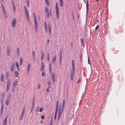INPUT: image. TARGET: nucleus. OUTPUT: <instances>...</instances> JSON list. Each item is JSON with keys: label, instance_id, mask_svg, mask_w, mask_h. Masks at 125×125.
Segmentation results:
<instances>
[{"label": "nucleus", "instance_id": "obj_1", "mask_svg": "<svg viewBox=\"0 0 125 125\" xmlns=\"http://www.w3.org/2000/svg\"><path fill=\"white\" fill-rule=\"evenodd\" d=\"M55 9L56 18L57 19H59V9L58 8L57 2L56 3Z\"/></svg>", "mask_w": 125, "mask_h": 125}, {"label": "nucleus", "instance_id": "obj_2", "mask_svg": "<svg viewBox=\"0 0 125 125\" xmlns=\"http://www.w3.org/2000/svg\"><path fill=\"white\" fill-rule=\"evenodd\" d=\"M72 71H71L70 72V75H73V74H74L75 73V68L74 61V60H73L72 61Z\"/></svg>", "mask_w": 125, "mask_h": 125}, {"label": "nucleus", "instance_id": "obj_3", "mask_svg": "<svg viewBox=\"0 0 125 125\" xmlns=\"http://www.w3.org/2000/svg\"><path fill=\"white\" fill-rule=\"evenodd\" d=\"M61 106H60L59 109V111L58 115V119L59 120L61 116V115L63 113V111L61 110Z\"/></svg>", "mask_w": 125, "mask_h": 125}, {"label": "nucleus", "instance_id": "obj_4", "mask_svg": "<svg viewBox=\"0 0 125 125\" xmlns=\"http://www.w3.org/2000/svg\"><path fill=\"white\" fill-rule=\"evenodd\" d=\"M63 50L62 49H61L60 51V52L59 54V62L60 63H61L62 61V54Z\"/></svg>", "mask_w": 125, "mask_h": 125}, {"label": "nucleus", "instance_id": "obj_5", "mask_svg": "<svg viewBox=\"0 0 125 125\" xmlns=\"http://www.w3.org/2000/svg\"><path fill=\"white\" fill-rule=\"evenodd\" d=\"M10 80L9 79H8L7 82V87L6 88V91H8L10 87Z\"/></svg>", "mask_w": 125, "mask_h": 125}, {"label": "nucleus", "instance_id": "obj_6", "mask_svg": "<svg viewBox=\"0 0 125 125\" xmlns=\"http://www.w3.org/2000/svg\"><path fill=\"white\" fill-rule=\"evenodd\" d=\"M12 26L13 27L15 28L16 27V18H15L14 19H12Z\"/></svg>", "mask_w": 125, "mask_h": 125}, {"label": "nucleus", "instance_id": "obj_7", "mask_svg": "<svg viewBox=\"0 0 125 125\" xmlns=\"http://www.w3.org/2000/svg\"><path fill=\"white\" fill-rule=\"evenodd\" d=\"M34 22L35 23V25L34 26V29L35 30V31L36 32H37L38 26L37 24V21L35 20V21H34Z\"/></svg>", "mask_w": 125, "mask_h": 125}, {"label": "nucleus", "instance_id": "obj_8", "mask_svg": "<svg viewBox=\"0 0 125 125\" xmlns=\"http://www.w3.org/2000/svg\"><path fill=\"white\" fill-rule=\"evenodd\" d=\"M45 11L46 13V14L47 15V17L49 18L50 16V13L47 7H45Z\"/></svg>", "mask_w": 125, "mask_h": 125}, {"label": "nucleus", "instance_id": "obj_9", "mask_svg": "<svg viewBox=\"0 0 125 125\" xmlns=\"http://www.w3.org/2000/svg\"><path fill=\"white\" fill-rule=\"evenodd\" d=\"M11 51L9 46H8L7 48V52L8 56H9L10 52Z\"/></svg>", "mask_w": 125, "mask_h": 125}, {"label": "nucleus", "instance_id": "obj_10", "mask_svg": "<svg viewBox=\"0 0 125 125\" xmlns=\"http://www.w3.org/2000/svg\"><path fill=\"white\" fill-rule=\"evenodd\" d=\"M41 71H43L45 67L44 64L43 62H42L41 63Z\"/></svg>", "mask_w": 125, "mask_h": 125}, {"label": "nucleus", "instance_id": "obj_11", "mask_svg": "<svg viewBox=\"0 0 125 125\" xmlns=\"http://www.w3.org/2000/svg\"><path fill=\"white\" fill-rule=\"evenodd\" d=\"M7 117H6L4 118L3 121V125H7Z\"/></svg>", "mask_w": 125, "mask_h": 125}, {"label": "nucleus", "instance_id": "obj_12", "mask_svg": "<svg viewBox=\"0 0 125 125\" xmlns=\"http://www.w3.org/2000/svg\"><path fill=\"white\" fill-rule=\"evenodd\" d=\"M2 97L1 98H0V100H2L3 101V100L5 98V94L4 93V92H2L1 94Z\"/></svg>", "mask_w": 125, "mask_h": 125}, {"label": "nucleus", "instance_id": "obj_13", "mask_svg": "<svg viewBox=\"0 0 125 125\" xmlns=\"http://www.w3.org/2000/svg\"><path fill=\"white\" fill-rule=\"evenodd\" d=\"M27 17V19L28 20V22L29 23V24L30 26V16H26Z\"/></svg>", "mask_w": 125, "mask_h": 125}, {"label": "nucleus", "instance_id": "obj_14", "mask_svg": "<svg viewBox=\"0 0 125 125\" xmlns=\"http://www.w3.org/2000/svg\"><path fill=\"white\" fill-rule=\"evenodd\" d=\"M32 54L33 59L34 60V61L35 60V52L34 50L33 51H32Z\"/></svg>", "mask_w": 125, "mask_h": 125}, {"label": "nucleus", "instance_id": "obj_15", "mask_svg": "<svg viewBox=\"0 0 125 125\" xmlns=\"http://www.w3.org/2000/svg\"><path fill=\"white\" fill-rule=\"evenodd\" d=\"M18 82L16 81H15L13 84V87H14V89H15V87L17 85Z\"/></svg>", "mask_w": 125, "mask_h": 125}, {"label": "nucleus", "instance_id": "obj_16", "mask_svg": "<svg viewBox=\"0 0 125 125\" xmlns=\"http://www.w3.org/2000/svg\"><path fill=\"white\" fill-rule=\"evenodd\" d=\"M18 74V72L16 71H15L14 72V75L15 77H17Z\"/></svg>", "mask_w": 125, "mask_h": 125}, {"label": "nucleus", "instance_id": "obj_17", "mask_svg": "<svg viewBox=\"0 0 125 125\" xmlns=\"http://www.w3.org/2000/svg\"><path fill=\"white\" fill-rule=\"evenodd\" d=\"M9 75V73L8 72H7L6 74V79H7Z\"/></svg>", "mask_w": 125, "mask_h": 125}, {"label": "nucleus", "instance_id": "obj_18", "mask_svg": "<svg viewBox=\"0 0 125 125\" xmlns=\"http://www.w3.org/2000/svg\"><path fill=\"white\" fill-rule=\"evenodd\" d=\"M56 61V56L55 55L52 60V62L53 64H54Z\"/></svg>", "mask_w": 125, "mask_h": 125}, {"label": "nucleus", "instance_id": "obj_19", "mask_svg": "<svg viewBox=\"0 0 125 125\" xmlns=\"http://www.w3.org/2000/svg\"><path fill=\"white\" fill-rule=\"evenodd\" d=\"M16 51H17V55L18 56H19V54H20V50H19V48H17Z\"/></svg>", "mask_w": 125, "mask_h": 125}, {"label": "nucleus", "instance_id": "obj_20", "mask_svg": "<svg viewBox=\"0 0 125 125\" xmlns=\"http://www.w3.org/2000/svg\"><path fill=\"white\" fill-rule=\"evenodd\" d=\"M15 65L16 66V67H17V68L18 69L17 71H19V66L18 63L17 62H15Z\"/></svg>", "mask_w": 125, "mask_h": 125}, {"label": "nucleus", "instance_id": "obj_21", "mask_svg": "<svg viewBox=\"0 0 125 125\" xmlns=\"http://www.w3.org/2000/svg\"><path fill=\"white\" fill-rule=\"evenodd\" d=\"M44 57V54L43 53V52H42L41 57V59L42 61L43 60Z\"/></svg>", "mask_w": 125, "mask_h": 125}, {"label": "nucleus", "instance_id": "obj_22", "mask_svg": "<svg viewBox=\"0 0 125 125\" xmlns=\"http://www.w3.org/2000/svg\"><path fill=\"white\" fill-rule=\"evenodd\" d=\"M3 108H1L0 111V115L1 117L2 116V115L3 113Z\"/></svg>", "mask_w": 125, "mask_h": 125}, {"label": "nucleus", "instance_id": "obj_23", "mask_svg": "<svg viewBox=\"0 0 125 125\" xmlns=\"http://www.w3.org/2000/svg\"><path fill=\"white\" fill-rule=\"evenodd\" d=\"M1 108H3L4 105H3V101L2 100H1Z\"/></svg>", "mask_w": 125, "mask_h": 125}, {"label": "nucleus", "instance_id": "obj_24", "mask_svg": "<svg viewBox=\"0 0 125 125\" xmlns=\"http://www.w3.org/2000/svg\"><path fill=\"white\" fill-rule=\"evenodd\" d=\"M31 67V65L30 63L28 64L27 66V72L29 73V71L30 68Z\"/></svg>", "mask_w": 125, "mask_h": 125}, {"label": "nucleus", "instance_id": "obj_25", "mask_svg": "<svg viewBox=\"0 0 125 125\" xmlns=\"http://www.w3.org/2000/svg\"><path fill=\"white\" fill-rule=\"evenodd\" d=\"M23 61V59L22 57L20 58V64L21 65L22 64V62Z\"/></svg>", "mask_w": 125, "mask_h": 125}, {"label": "nucleus", "instance_id": "obj_26", "mask_svg": "<svg viewBox=\"0 0 125 125\" xmlns=\"http://www.w3.org/2000/svg\"><path fill=\"white\" fill-rule=\"evenodd\" d=\"M1 76L0 78V80H1L3 82V77H4L3 74L2 73H1Z\"/></svg>", "mask_w": 125, "mask_h": 125}, {"label": "nucleus", "instance_id": "obj_27", "mask_svg": "<svg viewBox=\"0 0 125 125\" xmlns=\"http://www.w3.org/2000/svg\"><path fill=\"white\" fill-rule=\"evenodd\" d=\"M60 3L61 6V7H62L63 5V0H60Z\"/></svg>", "mask_w": 125, "mask_h": 125}, {"label": "nucleus", "instance_id": "obj_28", "mask_svg": "<svg viewBox=\"0 0 125 125\" xmlns=\"http://www.w3.org/2000/svg\"><path fill=\"white\" fill-rule=\"evenodd\" d=\"M24 10H25V13H27L28 12V10L26 7H25V6H24Z\"/></svg>", "mask_w": 125, "mask_h": 125}, {"label": "nucleus", "instance_id": "obj_29", "mask_svg": "<svg viewBox=\"0 0 125 125\" xmlns=\"http://www.w3.org/2000/svg\"><path fill=\"white\" fill-rule=\"evenodd\" d=\"M32 105L33 106H34V104L35 103V100L34 99V98H33L32 99Z\"/></svg>", "mask_w": 125, "mask_h": 125}, {"label": "nucleus", "instance_id": "obj_30", "mask_svg": "<svg viewBox=\"0 0 125 125\" xmlns=\"http://www.w3.org/2000/svg\"><path fill=\"white\" fill-rule=\"evenodd\" d=\"M9 99H7L6 102V104L7 105H8L9 104Z\"/></svg>", "mask_w": 125, "mask_h": 125}, {"label": "nucleus", "instance_id": "obj_31", "mask_svg": "<svg viewBox=\"0 0 125 125\" xmlns=\"http://www.w3.org/2000/svg\"><path fill=\"white\" fill-rule=\"evenodd\" d=\"M45 1L47 5L49 6V3L48 0H45Z\"/></svg>", "mask_w": 125, "mask_h": 125}, {"label": "nucleus", "instance_id": "obj_32", "mask_svg": "<svg viewBox=\"0 0 125 125\" xmlns=\"http://www.w3.org/2000/svg\"><path fill=\"white\" fill-rule=\"evenodd\" d=\"M80 39L81 40V42L82 43V44L83 45V42H84V39L83 38H81Z\"/></svg>", "mask_w": 125, "mask_h": 125}, {"label": "nucleus", "instance_id": "obj_33", "mask_svg": "<svg viewBox=\"0 0 125 125\" xmlns=\"http://www.w3.org/2000/svg\"><path fill=\"white\" fill-rule=\"evenodd\" d=\"M24 116V114H21V116L20 117V120H21V119H22L23 118V117Z\"/></svg>", "mask_w": 125, "mask_h": 125}, {"label": "nucleus", "instance_id": "obj_34", "mask_svg": "<svg viewBox=\"0 0 125 125\" xmlns=\"http://www.w3.org/2000/svg\"><path fill=\"white\" fill-rule=\"evenodd\" d=\"M34 106H32L30 110V112H31L32 113L33 111V110L34 108Z\"/></svg>", "mask_w": 125, "mask_h": 125}, {"label": "nucleus", "instance_id": "obj_35", "mask_svg": "<svg viewBox=\"0 0 125 125\" xmlns=\"http://www.w3.org/2000/svg\"><path fill=\"white\" fill-rule=\"evenodd\" d=\"M87 4H86V8H88L89 6V3L88 0L86 1Z\"/></svg>", "mask_w": 125, "mask_h": 125}, {"label": "nucleus", "instance_id": "obj_36", "mask_svg": "<svg viewBox=\"0 0 125 125\" xmlns=\"http://www.w3.org/2000/svg\"><path fill=\"white\" fill-rule=\"evenodd\" d=\"M15 66V63L14 62H12V63L11 67L14 68Z\"/></svg>", "mask_w": 125, "mask_h": 125}, {"label": "nucleus", "instance_id": "obj_37", "mask_svg": "<svg viewBox=\"0 0 125 125\" xmlns=\"http://www.w3.org/2000/svg\"><path fill=\"white\" fill-rule=\"evenodd\" d=\"M47 58L48 60L49 61L50 60V55L48 53L47 54Z\"/></svg>", "mask_w": 125, "mask_h": 125}, {"label": "nucleus", "instance_id": "obj_38", "mask_svg": "<svg viewBox=\"0 0 125 125\" xmlns=\"http://www.w3.org/2000/svg\"><path fill=\"white\" fill-rule=\"evenodd\" d=\"M42 76H45V73L44 71H42Z\"/></svg>", "mask_w": 125, "mask_h": 125}, {"label": "nucleus", "instance_id": "obj_39", "mask_svg": "<svg viewBox=\"0 0 125 125\" xmlns=\"http://www.w3.org/2000/svg\"><path fill=\"white\" fill-rule=\"evenodd\" d=\"M13 12H15L16 10V8H15V6H13Z\"/></svg>", "mask_w": 125, "mask_h": 125}, {"label": "nucleus", "instance_id": "obj_40", "mask_svg": "<svg viewBox=\"0 0 125 125\" xmlns=\"http://www.w3.org/2000/svg\"><path fill=\"white\" fill-rule=\"evenodd\" d=\"M43 110V107H42L39 109V111L40 112H42Z\"/></svg>", "mask_w": 125, "mask_h": 125}, {"label": "nucleus", "instance_id": "obj_41", "mask_svg": "<svg viewBox=\"0 0 125 125\" xmlns=\"http://www.w3.org/2000/svg\"><path fill=\"white\" fill-rule=\"evenodd\" d=\"M65 104V100H64L63 101L62 106H64V107Z\"/></svg>", "mask_w": 125, "mask_h": 125}, {"label": "nucleus", "instance_id": "obj_42", "mask_svg": "<svg viewBox=\"0 0 125 125\" xmlns=\"http://www.w3.org/2000/svg\"><path fill=\"white\" fill-rule=\"evenodd\" d=\"M33 16L34 17V21H35V20H37L36 19V17L35 16V13H33Z\"/></svg>", "mask_w": 125, "mask_h": 125}, {"label": "nucleus", "instance_id": "obj_43", "mask_svg": "<svg viewBox=\"0 0 125 125\" xmlns=\"http://www.w3.org/2000/svg\"><path fill=\"white\" fill-rule=\"evenodd\" d=\"M26 1H27V5L28 6H29L30 5V3H29V0H27Z\"/></svg>", "mask_w": 125, "mask_h": 125}, {"label": "nucleus", "instance_id": "obj_44", "mask_svg": "<svg viewBox=\"0 0 125 125\" xmlns=\"http://www.w3.org/2000/svg\"><path fill=\"white\" fill-rule=\"evenodd\" d=\"M41 84L40 83H39L38 85V89H40V87L41 86Z\"/></svg>", "mask_w": 125, "mask_h": 125}, {"label": "nucleus", "instance_id": "obj_45", "mask_svg": "<svg viewBox=\"0 0 125 125\" xmlns=\"http://www.w3.org/2000/svg\"><path fill=\"white\" fill-rule=\"evenodd\" d=\"M52 122H52V120H51V119L50 121V125H52Z\"/></svg>", "mask_w": 125, "mask_h": 125}, {"label": "nucleus", "instance_id": "obj_46", "mask_svg": "<svg viewBox=\"0 0 125 125\" xmlns=\"http://www.w3.org/2000/svg\"><path fill=\"white\" fill-rule=\"evenodd\" d=\"M26 16H30L29 12L25 13Z\"/></svg>", "mask_w": 125, "mask_h": 125}, {"label": "nucleus", "instance_id": "obj_47", "mask_svg": "<svg viewBox=\"0 0 125 125\" xmlns=\"http://www.w3.org/2000/svg\"><path fill=\"white\" fill-rule=\"evenodd\" d=\"M52 79L53 80V81L54 82L55 81V78L53 77H52Z\"/></svg>", "mask_w": 125, "mask_h": 125}, {"label": "nucleus", "instance_id": "obj_48", "mask_svg": "<svg viewBox=\"0 0 125 125\" xmlns=\"http://www.w3.org/2000/svg\"><path fill=\"white\" fill-rule=\"evenodd\" d=\"M73 76L72 75H70L71 79V81L73 80Z\"/></svg>", "mask_w": 125, "mask_h": 125}, {"label": "nucleus", "instance_id": "obj_49", "mask_svg": "<svg viewBox=\"0 0 125 125\" xmlns=\"http://www.w3.org/2000/svg\"><path fill=\"white\" fill-rule=\"evenodd\" d=\"M50 82L49 81L48 82V87L49 88H51V86L50 85Z\"/></svg>", "mask_w": 125, "mask_h": 125}, {"label": "nucleus", "instance_id": "obj_50", "mask_svg": "<svg viewBox=\"0 0 125 125\" xmlns=\"http://www.w3.org/2000/svg\"><path fill=\"white\" fill-rule=\"evenodd\" d=\"M44 27L45 28V31H46V30H48L47 25H44Z\"/></svg>", "mask_w": 125, "mask_h": 125}, {"label": "nucleus", "instance_id": "obj_51", "mask_svg": "<svg viewBox=\"0 0 125 125\" xmlns=\"http://www.w3.org/2000/svg\"><path fill=\"white\" fill-rule=\"evenodd\" d=\"M14 69V68L11 67L10 69V71L11 72H13V71Z\"/></svg>", "mask_w": 125, "mask_h": 125}, {"label": "nucleus", "instance_id": "obj_52", "mask_svg": "<svg viewBox=\"0 0 125 125\" xmlns=\"http://www.w3.org/2000/svg\"><path fill=\"white\" fill-rule=\"evenodd\" d=\"M86 13L88 14V8H86Z\"/></svg>", "mask_w": 125, "mask_h": 125}, {"label": "nucleus", "instance_id": "obj_53", "mask_svg": "<svg viewBox=\"0 0 125 125\" xmlns=\"http://www.w3.org/2000/svg\"><path fill=\"white\" fill-rule=\"evenodd\" d=\"M71 48L72 49L73 48V43L72 42H71Z\"/></svg>", "mask_w": 125, "mask_h": 125}, {"label": "nucleus", "instance_id": "obj_54", "mask_svg": "<svg viewBox=\"0 0 125 125\" xmlns=\"http://www.w3.org/2000/svg\"><path fill=\"white\" fill-rule=\"evenodd\" d=\"M59 105H56V109L58 110V108Z\"/></svg>", "mask_w": 125, "mask_h": 125}, {"label": "nucleus", "instance_id": "obj_55", "mask_svg": "<svg viewBox=\"0 0 125 125\" xmlns=\"http://www.w3.org/2000/svg\"><path fill=\"white\" fill-rule=\"evenodd\" d=\"M58 110H57V109L56 110V111H55V115H57Z\"/></svg>", "mask_w": 125, "mask_h": 125}, {"label": "nucleus", "instance_id": "obj_56", "mask_svg": "<svg viewBox=\"0 0 125 125\" xmlns=\"http://www.w3.org/2000/svg\"><path fill=\"white\" fill-rule=\"evenodd\" d=\"M48 28L49 30H51V28H50V25H48Z\"/></svg>", "mask_w": 125, "mask_h": 125}, {"label": "nucleus", "instance_id": "obj_57", "mask_svg": "<svg viewBox=\"0 0 125 125\" xmlns=\"http://www.w3.org/2000/svg\"><path fill=\"white\" fill-rule=\"evenodd\" d=\"M10 94H9L8 96L7 97L8 98L7 99H9L10 98Z\"/></svg>", "mask_w": 125, "mask_h": 125}, {"label": "nucleus", "instance_id": "obj_58", "mask_svg": "<svg viewBox=\"0 0 125 125\" xmlns=\"http://www.w3.org/2000/svg\"><path fill=\"white\" fill-rule=\"evenodd\" d=\"M41 118L43 119H44V116L43 115H42L41 116Z\"/></svg>", "mask_w": 125, "mask_h": 125}, {"label": "nucleus", "instance_id": "obj_59", "mask_svg": "<svg viewBox=\"0 0 125 125\" xmlns=\"http://www.w3.org/2000/svg\"><path fill=\"white\" fill-rule=\"evenodd\" d=\"M99 27V25H97L96 27L95 28V30H97L98 28Z\"/></svg>", "mask_w": 125, "mask_h": 125}, {"label": "nucleus", "instance_id": "obj_60", "mask_svg": "<svg viewBox=\"0 0 125 125\" xmlns=\"http://www.w3.org/2000/svg\"><path fill=\"white\" fill-rule=\"evenodd\" d=\"M81 80L80 78H79V80L76 83H77L80 82L81 81Z\"/></svg>", "mask_w": 125, "mask_h": 125}, {"label": "nucleus", "instance_id": "obj_61", "mask_svg": "<svg viewBox=\"0 0 125 125\" xmlns=\"http://www.w3.org/2000/svg\"><path fill=\"white\" fill-rule=\"evenodd\" d=\"M49 90L48 89V88H47L46 89V91H47V92L49 93Z\"/></svg>", "mask_w": 125, "mask_h": 125}, {"label": "nucleus", "instance_id": "obj_62", "mask_svg": "<svg viewBox=\"0 0 125 125\" xmlns=\"http://www.w3.org/2000/svg\"><path fill=\"white\" fill-rule=\"evenodd\" d=\"M49 35L50 36L51 35V30H49Z\"/></svg>", "mask_w": 125, "mask_h": 125}, {"label": "nucleus", "instance_id": "obj_63", "mask_svg": "<svg viewBox=\"0 0 125 125\" xmlns=\"http://www.w3.org/2000/svg\"><path fill=\"white\" fill-rule=\"evenodd\" d=\"M64 106H62V111L63 112V111L64 110Z\"/></svg>", "mask_w": 125, "mask_h": 125}, {"label": "nucleus", "instance_id": "obj_64", "mask_svg": "<svg viewBox=\"0 0 125 125\" xmlns=\"http://www.w3.org/2000/svg\"><path fill=\"white\" fill-rule=\"evenodd\" d=\"M56 105H59V101H57V103Z\"/></svg>", "mask_w": 125, "mask_h": 125}]
</instances>
